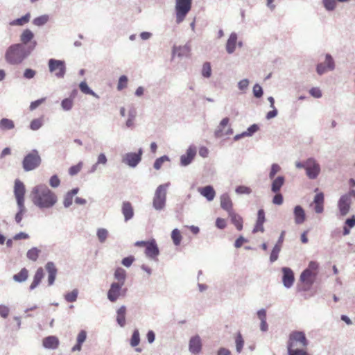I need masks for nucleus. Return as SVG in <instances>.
<instances>
[{
  "mask_svg": "<svg viewBox=\"0 0 355 355\" xmlns=\"http://www.w3.org/2000/svg\"><path fill=\"white\" fill-rule=\"evenodd\" d=\"M35 33L29 28L19 35V43L12 44L6 51L5 60L10 65H19L27 59L38 43L34 40Z\"/></svg>",
  "mask_w": 355,
  "mask_h": 355,
  "instance_id": "obj_1",
  "label": "nucleus"
},
{
  "mask_svg": "<svg viewBox=\"0 0 355 355\" xmlns=\"http://www.w3.org/2000/svg\"><path fill=\"white\" fill-rule=\"evenodd\" d=\"M30 196L33 205L40 210L51 209L58 201L57 194L42 184L35 186Z\"/></svg>",
  "mask_w": 355,
  "mask_h": 355,
  "instance_id": "obj_2",
  "label": "nucleus"
},
{
  "mask_svg": "<svg viewBox=\"0 0 355 355\" xmlns=\"http://www.w3.org/2000/svg\"><path fill=\"white\" fill-rule=\"evenodd\" d=\"M170 186V182L159 185L154 193L153 197L152 206L156 211L163 210L166 205L167 190Z\"/></svg>",
  "mask_w": 355,
  "mask_h": 355,
  "instance_id": "obj_3",
  "label": "nucleus"
},
{
  "mask_svg": "<svg viewBox=\"0 0 355 355\" xmlns=\"http://www.w3.org/2000/svg\"><path fill=\"white\" fill-rule=\"evenodd\" d=\"M42 159L37 149H33L31 153L26 155L21 162L24 171H31L40 166Z\"/></svg>",
  "mask_w": 355,
  "mask_h": 355,
  "instance_id": "obj_4",
  "label": "nucleus"
},
{
  "mask_svg": "<svg viewBox=\"0 0 355 355\" xmlns=\"http://www.w3.org/2000/svg\"><path fill=\"white\" fill-rule=\"evenodd\" d=\"M192 2L193 0H175V11L177 24L184 21L191 10Z\"/></svg>",
  "mask_w": 355,
  "mask_h": 355,
  "instance_id": "obj_5",
  "label": "nucleus"
},
{
  "mask_svg": "<svg viewBox=\"0 0 355 355\" xmlns=\"http://www.w3.org/2000/svg\"><path fill=\"white\" fill-rule=\"evenodd\" d=\"M352 198H355V190L354 189H351L348 193L340 197L338 202V208L341 216H346L349 213Z\"/></svg>",
  "mask_w": 355,
  "mask_h": 355,
  "instance_id": "obj_6",
  "label": "nucleus"
},
{
  "mask_svg": "<svg viewBox=\"0 0 355 355\" xmlns=\"http://www.w3.org/2000/svg\"><path fill=\"white\" fill-rule=\"evenodd\" d=\"M49 71L55 72V75L58 78H63L66 73L65 62L63 60L50 58L48 62Z\"/></svg>",
  "mask_w": 355,
  "mask_h": 355,
  "instance_id": "obj_7",
  "label": "nucleus"
},
{
  "mask_svg": "<svg viewBox=\"0 0 355 355\" xmlns=\"http://www.w3.org/2000/svg\"><path fill=\"white\" fill-rule=\"evenodd\" d=\"M143 153V148H139L137 153H126L122 162L131 168H135L141 162Z\"/></svg>",
  "mask_w": 355,
  "mask_h": 355,
  "instance_id": "obj_8",
  "label": "nucleus"
},
{
  "mask_svg": "<svg viewBox=\"0 0 355 355\" xmlns=\"http://www.w3.org/2000/svg\"><path fill=\"white\" fill-rule=\"evenodd\" d=\"M305 171H306V175L309 179L315 180L318 178L320 172V164L315 159L312 157L308 158L306 159Z\"/></svg>",
  "mask_w": 355,
  "mask_h": 355,
  "instance_id": "obj_9",
  "label": "nucleus"
},
{
  "mask_svg": "<svg viewBox=\"0 0 355 355\" xmlns=\"http://www.w3.org/2000/svg\"><path fill=\"white\" fill-rule=\"evenodd\" d=\"M335 69V62L331 54L327 53L325 55V62H321L316 65V72L322 76L329 71H333Z\"/></svg>",
  "mask_w": 355,
  "mask_h": 355,
  "instance_id": "obj_10",
  "label": "nucleus"
},
{
  "mask_svg": "<svg viewBox=\"0 0 355 355\" xmlns=\"http://www.w3.org/2000/svg\"><path fill=\"white\" fill-rule=\"evenodd\" d=\"M122 285L114 282L111 283L107 293V298L111 302H115L121 295Z\"/></svg>",
  "mask_w": 355,
  "mask_h": 355,
  "instance_id": "obj_11",
  "label": "nucleus"
},
{
  "mask_svg": "<svg viewBox=\"0 0 355 355\" xmlns=\"http://www.w3.org/2000/svg\"><path fill=\"white\" fill-rule=\"evenodd\" d=\"M25 192L24 184L19 180H15V182H14V196H15L17 204H24Z\"/></svg>",
  "mask_w": 355,
  "mask_h": 355,
  "instance_id": "obj_12",
  "label": "nucleus"
},
{
  "mask_svg": "<svg viewBox=\"0 0 355 355\" xmlns=\"http://www.w3.org/2000/svg\"><path fill=\"white\" fill-rule=\"evenodd\" d=\"M196 155V147L195 145H190L187 149L186 153L181 155L180 164L182 166H187L193 162Z\"/></svg>",
  "mask_w": 355,
  "mask_h": 355,
  "instance_id": "obj_13",
  "label": "nucleus"
},
{
  "mask_svg": "<svg viewBox=\"0 0 355 355\" xmlns=\"http://www.w3.org/2000/svg\"><path fill=\"white\" fill-rule=\"evenodd\" d=\"M282 272H283V276H282L283 285H284V287L287 288H291L293 285L295 281L294 272L291 268H286V266H284L282 269Z\"/></svg>",
  "mask_w": 355,
  "mask_h": 355,
  "instance_id": "obj_14",
  "label": "nucleus"
},
{
  "mask_svg": "<svg viewBox=\"0 0 355 355\" xmlns=\"http://www.w3.org/2000/svg\"><path fill=\"white\" fill-rule=\"evenodd\" d=\"M145 253L146 257L151 259H155L159 254V250L154 239H150L148 241V243H147Z\"/></svg>",
  "mask_w": 355,
  "mask_h": 355,
  "instance_id": "obj_15",
  "label": "nucleus"
},
{
  "mask_svg": "<svg viewBox=\"0 0 355 355\" xmlns=\"http://www.w3.org/2000/svg\"><path fill=\"white\" fill-rule=\"evenodd\" d=\"M44 268L48 272V284L49 286H52L55 283L58 274V269L53 261H48L45 264Z\"/></svg>",
  "mask_w": 355,
  "mask_h": 355,
  "instance_id": "obj_16",
  "label": "nucleus"
},
{
  "mask_svg": "<svg viewBox=\"0 0 355 355\" xmlns=\"http://www.w3.org/2000/svg\"><path fill=\"white\" fill-rule=\"evenodd\" d=\"M191 47L189 42L184 46H175L172 47V58L177 55L179 58L188 57L190 55Z\"/></svg>",
  "mask_w": 355,
  "mask_h": 355,
  "instance_id": "obj_17",
  "label": "nucleus"
},
{
  "mask_svg": "<svg viewBox=\"0 0 355 355\" xmlns=\"http://www.w3.org/2000/svg\"><path fill=\"white\" fill-rule=\"evenodd\" d=\"M197 190L209 202L213 201L216 198V190L211 185L198 187Z\"/></svg>",
  "mask_w": 355,
  "mask_h": 355,
  "instance_id": "obj_18",
  "label": "nucleus"
},
{
  "mask_svg": "<svg viewBox=\"0 0 355 355\" xmlns=\"http://www.w3.org/2000/svg\"><path fill=\"white\" fill-rule=\"evenodd\" d=\"M220 206L221 209L227 211L228 214L234 211L233 202L227 193H224L220 196Z\"/></svg>",
  "mask_w": 355,
  "mask_h": 355,
  "instance_id": "obj_19",
  "label": "nucleus"
},
{
  "mask_svg": "<svg viewBox=\"0 0 355 355\" xmlns=\"http://www.w3.org/2000/svg\"><path fill=\"white\" fill-rule=\"evenodd\" d=\"M295 223L302 225L306 221V211L301 205H296L293 209Z\"/></svg>",
  "mask_w": 355,
  "mask_h": 355,
  "instance_id": "obj_20",
  "label": "nucleus"
},
{
  "mask_svg": "<svg viewBox=\"0 0 355 355\" xmlns=\"http://www.w3.org/2000/svg\"><path fill=\"white\" fill-rule=\"evenodd\" d=\"M189 348L192 354H197L200 352L202 343L200 336H193L189 340Z\"/></svg>",
  "mask_w": 355,
  "mask_h": 355,
  "instance_id": "obj_21",
  "label": "nucleus"
},
{
  "mask_svg": "<svg viewBox=\"0 0 355 355\" xmlns=\"http://www.w3.org/2000/svg\"><path fill=\"white\" fill-rule=\"evenodd\" d=\"M290 340L300 343L303 347H307L309 342L303 331H294L290 334Z\"/></svg>",
  "mask_w": 355,
  "mask_h": 355,
  "instance_id": "obj_22",
  "label": "nucleus"
},
{
  "mask_svg": "<svg viewBox=\"0 0 355 355\" xmlns=\"http://www.w3.org/2000/svg\"><path fill=\"white\" fill-rule=\"evenodd\" d=\"M238 40V35L236 32H232L229 36L227 41L225 49L228 53H233L236 48V44Z\"/></svg>",
  "mask_w": 355,
  "mask_h": 355,
  "instance_id": "obj_23",
  "label": "nucleus"
},
{
  "mask_svg": "<svg viewBox=\"0 0 355 355\" xmlns=\"http://www.w3.org/2000/svg\"><path fill=\"white\" fill-rule=\"evenodd\" d=\"M42 345L44 348L55 349L59 346V340L55 336H48L44 338Z\"/></svg>",
  "mask_w": 355,
  "mask_h": 355,
  "instance_id": "obj_24",
  "label": "nucleus"
},
{
  "mask_svg": "<svg viewBox=\"0 0 355 355\" xmlns=\"http://www.w3.org/2000/svg\"><path fill=\"white\" fill-rule=\"evenodd\" d=\"M125 314H127L125 305H122L116 310V321L121 327H124L125 325Z\"/></svg>",
  "mask_w": 355,
  "mask_h": 355,
  "instance_id": "obj_25",
  "label": "nucleus"
},
{
  "mask_svg": "<svg viewBox=\"0 0 355 355\" xmlns=\"http://www.w3.org/2000/svg\"><path fill=\"white\" fill-rule=\"evenodd\" d=\"M44 272L42 268H38L35 272L33 280L29 286L30 291H34L35 288L40 284L42 279L44 278Z\"/></svg>",
  "mask_w": 355,
  "mask_h": 355,
  "instance_id": "obj_26",
  "label": "nucleus"
},
{
  "mask_svg": "<svg viewBox=\"0 0 355 355\" xmlns=\"http://www.w3.org/2000/svg\"><path fill=\"white\" fill-rule=\"evenodd\" d=\"M231 223L236 227V228L241 231L243 229V218L236 211H233L228 214Z\"/></svg>",
  "mask_w": 355,
  "mask_h": 355,
  "instance_id": "obj_27",
  "label": "nucleus"
},
{
  "mask_svg": "<svg viewBox=\"0 0 355 355\" xmlns=\"http://www.w3.org/2000/svg\"><path fill=\"white\" fill-rule=\"evenodd\" d=\"M122 213L125 217V221H128L134 216L132 205L129 202H124L122 206Z\"/></svg>",
  "mask_w": 355,
  "mask_h": 355,
  "instance_id": "obj_28",
  "label": "nucleus"
},
{
  "mask_svg": "<svg viewBox=\"0 0 355 355\" xmlns=\"http://www.w3.org/2000/svg\"><path fill=\"white\" fill-rule=\"evenodd\" d=\"M285 184V178L284 176H278L273 180L271 184V191L273 193L280 192L282 187Z\"/></svg>",
  "mask_w": 355,
  "mask_h": 355,
  "instance_id": "obj_29",
  "label": "nucleus"
},
{
  "mask_svg": "<svg viewBox=\"0 0 355 355\" xmlns=\"http://www.w3.org/2000/svg\"><path fill=\"white\" fill-rule=\"evenodd\" d=\"M315 274L309 270L305 269L300 275V281L307 284L308 286H311L313 284V279L311 277H314Z\"/></svg>",
  "mask_w": 355,
  "mask_h": 355,
  "instance_id": "obj_30",
  "label": "nucleus"
},
{
  "mask_svg": "<svg viewBox=\"0 0 355 355\" xmlns=\"http://www.w3.org/2000/svg\"><path fill=\"white\" fill-rule=\"evenodd\" d=\"M114 277L118 281L116 282V283L123 286L125 282V277H127V273L125 272L124 269L121 268H118L116 269L114 272Z\"/></svg>",
  "mask_w": 355,
  "mask_h": 355,
  "instance_id": "obj_31",
  "label": "nucleus"
},
{
  "mask_svg": "<svg viewBox=\"0 0 355 355\" xmlns=\"http://www.w3.org/2000/svg\"><path fill=\"white\" fill-rule=\"evenodd\" d=\"M15 122L13 120L8 118H2L0 120V130L2 131H8L13 130Z\"/></svg>",
  "mask_w": 355,
  "mask_h": 355,
  "instance_id": "obj_32",
  "label": "nucleus"
},
{
  "mask_svg": "<svg viewBox=\"0 0 355 355\" xmlns=\"http://www.w3.org/2000/svg\"><path fill=\"white\" fill-rule=\"evenodd\" d=\"M79 88L82 93L85 94H89L92 95L94 97L96 98H99L100 96L98 94H96L95 92H94L87 84V82L85 80H83L80 82V84L79 85Z\"/></svg>",
  "mask_w": 355,
  "mask_h": 355,
  "instance_id": "obj_33",
  "label": "nucleus"
},
{
  "mask_svg": "<svg viewBox=\"0 0 355 355\" xmlns=\"http://www.w3.org/2000/svg\"><path fill=\"white\" fill-rule=\"evenodd\" d=\"M28 277V270L26 268H22L18 273L12 276V279L17 282L21 283Z\"/></svg>",
  "mask_w": 355,
  "mask_h": 355,
  "instance_id": "obj_34",
  "label": "nucleus"
},
{
  "mask_svg": "<svg viewBox=\"0 0 355 355\" xmlns=\"http://www.w3.org/2000/svg\"><path fill=\"white\" fill-rule=\"evenodd\" d=\"M17 211L15 214V223L18 225L21 223L24 214L26 212L27 209L24 204H17Z\"/></svg>",
  "mask_w": 355,
  "mask_h": 355,
  "instance_id": "obj_35",
  "label": "nucleus"
},
{
  "mask_svg": "<svg viewBox=\"0 0 355 355\" xmlns=\"http://www.w3.org/2000/svg\"><path fill=\"white\" fill-rule=\"evenodd\" d=\"M31 19L30 12H27L25 15L22 16L20 18H17L16 19L12 20L10 22L11 26H22L25 24L29 22Z\"/></svg>",
  "mask_w": 355,
  "mask_h": 355,
  "instance_id": "obj_36",
  "label": "nucleus"
},
{
  "mask_svg": "<svg viewBox=\"0 0 355 355\" xmlns=\"http://www.w3.org/2000/svg\"><path fill=\"white\" fill-rule=\"evenodd\" d=\"M140 334L138 329H135L131 335V338L130 340V345L132 347H135L138 346L140 343Z\"/></svg>",
  "mask_w": 355,
  "mask_h": 355,
  "instance_id": "obj_37",
  "label": "nucleus"
},
{
  "mask_svg": "<svg viewBox=\"0 0 355 355\" xmlns=\"http://www.w3.org/2000/svg\"><path fill=\"white\" fill-rule=\"evenodd\" d=\"M171 237H172L173 243L175 246H179L180 245L182 236L178 229L175 228L172 230Z\"/></svg>",
  "mask_w": 355,
  "mask_h": 355,
  "instance_id": "obj_38",
  "label": "nucleus"
},
{
  "mask_svg": "<svg viewBox=\"0 0 355 355\" xmlns=\"http://www.w3.org/2000/svg\"><path fill=\"white\" fill-rule=\"evenodd\" d=\"M40 252V250L37 249V248H32L26 252V257L29 260L35 261L38 259Z\"/></svg>",
  "mask_w": 355,
  "mask_h": 355,
  "instance_id": "obj_39",
  "label": "nucleus"
},
{
  "mask_svg": "<svg viewBox=\"0 0 355 355\" xmlns=\"http://www.w3.org/2000/svg\"><path fill=\"white\" fill-rule=\"evenodd\" d=\"M73 106V101L69 98H64L60 102V107L62 110L68 112L70 111Z\"/></svg>",
  "mask_w": 355,
  "mask_h": 355,
  "instance_id": "obj_40",
  "label": "nucleus"
},
{
  "mask_svg": "<svg viewBox=\"0 0 355 355\" xmlns=\"http://www.w3.org/2000/svg\"><path fill=\"white\" fill-rule=\"evenodd\" d=\"M49 20V16L48 15H43L35 18L33 21V24L35 26H42L46 24Z\"/></svg>",
  "mask_w": 355,
  "mask_h": 355,
  "instance_id": "obj_41",
  "label": "nucleus"
},
{
  "mask_svg": "<svg viewBox=\"0 0 355 355\" xmlns=\"http://www.w3.org/2000/svg\"><path fill=\"white\" fill-rule=\"evenodd\" d=\"M78 288H74L71 292L67 293L64 295V300L67 302H74L77 300L78 296Z\"/></svg>",
  "mask_w": 355,
  "mask_h": 355,
  "instance_id": "obj_42",
  "label": "nucleus"
},
{
  "mask_svg": "<svg viewBox=\"0 0 355 355\" xmlns=\"http://www.w3.org/2000/svg\"><path fill=\"white\" fill-rule=\"evenodd\" d=\"M136 115L137 112L134 108H132L128 111V119L126 120V126L128 128H130V127L133 125V121Z\"/></svg>",
  "mask_w": 355,
  "mask_h": 355,
  "instance_id": "obj_43",
  "label": "nucleus"
},
{
  "mask_svg": "<svg viewBox=\"0 0 355 355\" xmlns=\"http://www.w3.org/2000/svg\"><path fill=\"white\" fill-rule=\"evenodd\" d=\"M170 161V157L168 155H163L156 159L153 163V168L156 170L161 168L164 162Z\"/></svg>",
  "mask_w": 355,
  "mask_h": 355,
  "instance_id": "obj_44",
  "label": "nucleus"
},
{
  "mask_svg": "<svg viewBox=\"0 0 355 355\" xmlns=\"http://www.w3.org/2000/svg\"><path fill=\"white\" fill-rule=\"evenodd\" d=\"M211 67L209 62H205L202 65V76L205 78H209L211 76Z\"/></svg>",
  "mask_w": 355,
  "mask_h": 355,
  "instance_id": "obj_45",
  "label": "nucleus"
},
{
  "mask_svg": "<svg viewBox=\"0 0 355 355\" xmlns=\"http://www.w3.org/2000/svg\"><path fill=\"white\" fill-rule=\"evenodd\" d=\"M281 250H282L281 248L276 246V245L274 246V248H272V250L270 252V261L271 263H273L278 259L279 254L281 252Z\"/></svg>",
  "mask_w": 355,
  "mask_h": 355,
  "instance_id": "obj_46",
  "label": "nucleus"
},
{
  "mask_svg": "<svg viewBox=\"0 0 355 355\" xmlns=\"http://www.w3.org/2000/svg\"><path fill=\"white\" fill-rule=\"evenodd\" d=\"M259 130V125L257 123L250 125L245 132L247 137H252Z\"/></svg>",
  "mask_w": 355,
  "mask_h": 355,
  "instance_id": "obj_47",
  "label": "nucleus"
},
{
  "mask_svg": "<svg viewBox=\"0 0 355 355\" xmlns=\"http://www.w3.org/2000/svg\"><path fill=\"white\" fill-rule=\"evenodd\" d=\"M42 125V121L41 119H34L31 121L30 123V128L33 131L38 130L40 127Z\"/></svg>",
  "mask_w": 355,
  "mask_h": 355,
  "instance_id": "obj_48",
  "label": "nucleus"
},
{
  "mask_svg": "<svg viewBox=\"0 0 355 355\" xmlns=\"http://www.w3.org/2000/svg\"><path fill=\"white\" fill-rule=\"evenodd\" d=\"M128 77L125 75H122L119 78L117 89L121 91L124 88L127 87Z\"/></svg>",
  "mask_w": 355,
  "mask_h": 355,
  "instance_id": "obj_49",
  "label": "nucleus"
},
{
  "mask_svg": "<svg viewBox=\"0 0 355 355\" xmlns=\"http://www.w3.org/2000/svg\"><path fill=\"white\" fill-rule=\"evenodd\" d=\"M108 235V232L105 228H100L97 230V236L99 241L103 243Z\"/></svg>",
  "mask_w": 355,
  "mask_h": 355,
  "instance_id": "obj_50",
  "label": "nucleus"
},
{
  "mask_svg": "<svg viewBox=\"0 0 355 355\" xmlns=\"http://www.w3.org/2000/svg\"><path fill=\"white\" fill-rule=\"evenodd\" d=\"M281 170V167L278 164L274 163L271 165L270 171L269 172V178L272 180L275 178V175Z\"/></svg>",
  "mask_w": 355,
  "mask_h": 355,
  "instance_id": "obj_51",
  "label": "nucleus"
},
{
  "mask_svg": "<svg viewBox=\"0 0 355 355\" xmlns=\"http://www.w3.org/2000/svg\"><path fill=\"white\" fill-rule=\"evenodd\" d=\"M288 355H308L306 351L302 349H291V345H288Z\"/></svg>",
  "mask_w": 355,
  "mask_h": 355,
  "instance_id": "obj_52",
  "label": "nucleus"
},
{
  "mask_svg": "<svg viewBox=\"0 0 355 355\" xmlns=\"http://www.w3.org/2000/svg\"><path fill=\"white\" fill-rule=\"evenodd\" d=\"M83 167V162H79L78 164L73 165L69 168V174L71 175H76Z\"/></svg>",
  "mask_w": 355,
  "mask_h": 355,
  "instance_id": "obj_53",
  "label": "nucleus"
},
{
  "mask_svg": "<svg viewBox=\"0 0 355 355\" xmlns=\"http://www.w3.org/2000/svg\"><path fill=\"white\" fill-rule=\"evenodd\" d=\"M244 344V340L242 338L241 333H237V336L236 338V352H241Z\"/></svg>",
  "mask_w": 355,
  "mask_h": 355,
  "instance_id": "obj_54",
  "label": "nucleus"
},
{
  "mask_svg": "<svg viewBox=\"0 0 355 355\" xmlns=\"http://www.w3.org/2000/svg\"><path fill=\"white\" fill-rule=\"evenodd\" d=\"M252 92L254 96L257 98H261L263 94V91L259 84L254 85Z\"/></svg>",
  "mask_w": 355,
  "mask_h": 355,
  "instance_id": "obj_55",
  "label": "nucleus"
},
{
  "mask_svg": "<svg viewBox=\"0 0 355 355\" xmlns=\"http://www.w3.org/2000/svg\"><path fill=\"white\" fill-rule=\"evenodd\" d=\"M235 191L239 194H250L252 192L250 187L243 185L237 186Z\"/></svg>",
  "mask_w": 355,
  "mask_h": 355,
  "instance_id": "obj_56",
  "label": "nucleus"
},
{
  "mask_svg": "<svg viewBox=\"0 0 355 355\" xmlns=\"http://www.w3.org/2000/svg\"><path fill=\"white\" fill-rule=\"evenodd\" d=\"M249 83L250 82L248 78H243L237 83V87H239V90L244 92L248 88Z\"/></svg>",
  "mask_w": 355,
  "mask_h": 355,
  "instance_id": "obj_57",
  "label": "nucleus"
},
{
  "mask_svg": "<svg viewBox=\"0 0 355 355\" xmlns=\"http://www.w3.org/2000/svg\"><path fill=\"white\" fill-rule=\"evenodd\" d=\"M272 198V203L276 205H282L284 203V196L280 192L275 193Z\"/></svg>",
  "mask_w": 355,
  "mask_h": 355,
  "instance_id": "obj_58",
  "label": "nucleus"
},
{
  "mask_svg": "<svg viewBox=\"0 0 355 355\" xmlns=\"http://www.w3.org/2000/svg\"><path fill=\"white\" fill-rule=\"evenodd\" d=\"M73 203V197L68 192L64 196L63 206L65 208H69Z\"/></svg>",
  "mask_w": 355,
  "mask_h": 355,
  "instance_id": "obj_59",
  "label": "nucleus"
},
{
  "mask_svg": "<svg viewBox=\"0 0 355 355\" xmlns=\"http://www.w3.org/2000/svg\"><path fill=\"white\" fill-rule=\"evenodd\" d=\"M37 71L33 69L28 68L24 71L23 76L26 79H31L35 76Z\"/></svg>",
  "mask_w": 355,
  "mask_h": 355,
  "instance_id": "obj_60",
  "label": "nucleus"
},
{
  "mask_svg": "<svg viewBox=\"0 0 355 355\" xmlns=\"http://www.w3.org/2000/svg\"><path fill=\"white\" fill-rule=\"evenodd\" d=\"M49 184L53 188H57L60 185V180L57 175H53L49 180Z\"/></svg>",
  "mask_w": 355,
  "mask_h": 355,
  "instance_id": "obj_61",
  "label": "nucleus"
},
{
  "mask_svg": "<svg viewBox=\"0 0 355 355\" xmlns=\"http://www.w3.org/2000/svg\"><path fill=\"white\" fill-rule=\"evenodd\" d=\"M309 94L311 96H312L314 98H320L322 96V93L320 88L318 87H312L309 89Z\"/></svg>",
  "mask_w": 355,
  "mask_h": 355,
  "instance_id": "obj_62",
  "label": "nucleus"
},
{
  "mask_svg": "<svg viewBox=\"0 0 355 355\" xmlns=\"http://www.w3.org/2000/svg\"><path fill=\"white\" fill-rule=\"evenodd\" d=\"M86 338H87V331L84 329H82L79 331V333L78 334L76 342L83 345V343L86 340Z\"/></svg>",
  "mask_w": 355,
  "mask_h": 355,
  "instance_id": "obj_63",
  "label": "nucleus"
},
{
  "mask_svg": "<svg viewBox=\"0 0 355 355\" xmlns=\"http://www.w3.org/2000/svg\"><path fill=\"white\" fill-rule=\"evenodd\" d=\"M135 259L133 256L130 255L123 258L121 263L125 267H130Z\"/></svg>",
  "mask_w": 355,
  "mask_h": 355,
  "instance_id": "obj_64",
  "label": "nucleus"
}]
</instances>
